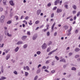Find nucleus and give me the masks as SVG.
Wrapping results in <instances>:
<instances>
[{"instance_id": "1", "label": "nucleus", "mask_w": 80, "mask_h": 80, "mask_svg": "<svg viewBox=\"0 0 80 80\" xmlns=\"http://www.w3.org/2000/svg\"><path fill=\"white\" fill-rule=\"evenodd\" d=\"M42 49L44 50V49H45V48H46L47 47V45L46 44L44 43L42 45Z\"/></svg>"}, {"instance_id": "2", "label": "nucleus", "mask_w": 80, "mask_h": 80, "mask_svg": "<svg viewBox=\"0 0 80 80\" xmlns=\"http://www.w3.org/2000/svg\"><path fill=\"white\" fill-rule=\"evenodd\" d=\"M38 37V36L37 35V34H35L32 37V40H36Z\"/></svg>"}, {"instance_id": "3", "label": "nucleus", "mask_w": 80, "mask_h": 80, "mask_svg": "<svg viewBox=\"0 0 80 80\" xmlns=\"http://www.w3.org/2000/svg\"><path fill=\"white\" fill-rule=\"evenodd\" d=\"M4 19H5V16L3 15L2 16L0 19L1 22H4Z\"/></svg>"}, {"instance_id": "4", "label": "nucleus", "mask_w": 80, "mask_h": 80, "mask_svg": "<svg viewBox=\"0 0 80 80\" xmlns=\"http://www.w3.org/2000/svg\"><path fill=\"white\" fill-rule=\"evenodd\" d=\"M58 49V48H57L56 50H54L51 52H50L48 54V55H51V54H52V53H54V52H56V51H57V49Z\"/></svg>"}, {"instance_id": "5", "label": "nucleus", "mask_w": 80, "mask_h": 80, "mask_svg": "<svg viewBox=\"0 0 80 80\" xmlns=\"http://www.w3.org/2000/svg\"><path fill=\"white\" fill-rule=\"evenodd\" d=\"M27 37V36H23L21 38V39H22V40H25Z\"/></svg>"}, {"instance_id": "6", "label": "nucleus", "mask_w": 80, "mask_h": 80, "mask_svg": "<svg viewBox=\"0 0 80 80\" xmlns=\"http://www.w3.org/2000/svg\"><path fill=\"white\" fill-rule=\"evenodd\" d=\"M10 57V54H7V55L6 57V60H8L9 59Z\"/></svg>"}, {"instance_id": "7", "label": "nucleus", "mask_w": 80, "mask_h": 80, "mask_svg": "<svg viewBox=\"0 0 80 80\" xmlns=\"http://www.w3.org/2000/svg\"><path fill=\"white\" fill-rule=\"evenodd\" d=\"M62 9L58 8L57 9L56 12H57V13H60V12H62Z\"/></svg>"}, {"instance_id": "8", "label": "nucleus", "mask_w": 80, "mask_h": 80, "mask_svg": "<svg viewBox=\"0 0 80 80\" xmlns=\"http://www.w3.org/2000/svg\"><path fill=\"white\" fill-rule=\"evenodd\" d=\"M41 10L40 9L38 10L37 11V15H39L40 13H41Z\"/></svg>"}, {"instance_id": "9", "label": "nucleus", "mask_w": 80, "mask_h": 80, "mask_svg": "<svg viewBox=\"0 0 80 80\" xmlns=\"http://www.w3.org/2000/svg\"><path fill=\"white\" fill-rule=\"evenodd\" d=\"M59 2H60V0H57L55 1L54 2V5H57V3H59Z\"/></svg>"}, {"instance_id": "10", "label": "nucleus", "mask_w": 80, "mask_h": 80, "mask_svg": "<svg viewBox=\"0 0 80 80\" xmlns=\"http://www.w3.org/2000/svg\"><path fill=\"white\" fill-rule=\"evenodd\" d=\"M9 3L10 4V5H11L12 6H14V3H13V1H10L9 2Z\"/></svg>"}, {"instance_id": "11", "label": "nucleus", "mask_w": 80, "mask_h": 80, "mask_svg": "<svg viewBox=\"0 0 80 80\" xmlns=\"http://www.w3.org/2000/svg\"><path fill=\"white\" fill-rule=\"evenodd\" d=\"M23 43V42L21 41H19L17 42V45H20V44H22Z\"/></svg>"}, {"instance_id": "12", "label": "nucleus", "mask_w": 80, "mask_h": 80, "mask_svg": "<svg viewBox=\"0 0 80 80\" xmlns=\"http://www.w3.org/2000/svg\"><path fill=\"white\" fill-rule=\"evenodd\" d=\"M65 29V30H67L68 28V26L67 25H65L63 27Z\"/></svg>"}, {"instance_id": "13", "label": "nucleus", "mask_w": 80, "mask_h": 80, "mask_svg": "<svg viewBox=\"0 0 80 80\" xmlns=\"http://www.w3.org/2000/svg\"><path fill=\"white\" fill-rule=\"evenodd\" d=\"M2 2L4 5H7V4H6L7 3V1L6 0H3Z\"/></svg>"}, {"instance_id": "14", "label": "nucleus", "mask_w": 80, "mask_h": 80, "mask_svg": "<svg viewBox=\"0 0 80 80\" xmlns=\"http://www.w3.org/2000/svg\"><path fill=\"white\" fill-rule=\"evenodd\" d=\"M60 62H66V61H65V59L64 58H63L62 59L60 60L59 61Z\"/></svg>"}, {"instance_id": "15", "label": "nucleus", "mask_w": 80, "mask_h": 80, "mask_svg": "<svg viewBox=\"0 0 80 80\" xmlns=\"http://www.w3.org/2000/svg\"><path fill=\"white\" fill-rule=\"evenodd\" d=\"M27 47H28V44H26L23 45V48H27Z\"/></svg>"}, {"instance_id": "16", "label": "nucleus", "mask_w": 80, "mask_h": 80, "mask_svg": "<svg viewBox=\"0 0 80 80\" xmlns=\"http://www.w3.org/2000/svg\"><path fill=\"white\" fill-rule=\"evenodd\" d=\"M55 22H54L52 26V28H51L52 30H53V28L54 27V26H55Z\"/></svg>"}, {"instance_id": "17", "label": "nucleus", "mask_w": 80, "mask_h": 80, "mask_svg": "<svg viewBox=\"0 0 80 80\" xmlns=\"http://www.w3.org/2000/svg\"><path fill=\"white\" fill-rule=\"evenodd\" d=\"M19 49V48H18V47H17L15 49V51L16 52H18V51Z\"/></svg>"}, {"instance_id": "18", "label": "nucleus", "mask_w": 80, "mask_h": 80, "mask_svg": "<svg viewBox=\"0 0 80 80\" xmlns=\"http://www.w3.org/2000/svg\"><path fill=\"white\" fill-rule=\"evenodd\" d=\"M1 71L2 73H3V66L1 67Z\"/></svg>"}, {"instance_id": "19", "label": "nucleus", "mask_w": 80, "mask_h": 80, "mask_svg": "<svg viewBox=\"0 0 80 80\" xmlns=\"http://www.w3.org/2000/svg\"><path fill=\"white\" fill-rule=\"evenodd\" d=\"M6 78L5 77H2L1 78H0V80H3L6 79Z\"/></svg>"}, {"instance_id": "20", "label": "nucleus", "mask_w": 80, "mask_h": 80, "mask_svg": "<svg viewBox=\"0 0 80 80\" xmlns=\"http://www.w3.org/2000/svg\"><path fill=\"white\" fill-rule=\"evenodd\" d=\"M80 48H76L75 50V51L76 52H78V51H80Z\"/></svg>"}, {"instance_id": "21", "label": "nucleus", "mask_w": 80, "mask_h": 80, "mask_svg": "<svg viewBox=\"0 0 80 80\" xmlns=\"http://www.w3.org/2000/svg\"><path fill=\"white\" fill-rule=\"evenodd\" d=\"M72 7L74 10L77 9V6H76V5H73Z\"/></svg>"}, {"instance_id": "22", "label": "nucleus", "mask_w": 80, "mask_h": 80, "mask_svg": "<svg viewBox=\"0 0 80 80\" xmlns=\"http://www.w3.org/2000/svg\"><path fill=\"white\" fill-rule=\"evenodd\" d=\"M52 42L50 41L49 42H48V45L49 46V45H52Z\"/></svg>"}, {"instance_id": "23", "label": "nucleus", "mask_w": 80, "mask_h": 80, "mask_svg": "<svg viewBox=\"0 0 80 80\" xmlns=\"http://www.w3.org/2000/svg\"><path fill=\"white\" fill-rule=\"evenodd\" d=\"M25 76L27 77L28 75V72H25Z\"/></svg>"}, {"instance_id": "24", "label": "nucleus", "mask_w": 80, "mask_h": 80, "mask_svg": "<svg viewBox=\"0 0 80 80\" xmlns=\"http://www.w3.org/2000/svg\"><path fill=\"white\" fill-rule=\"evenodd\" d=\"M78 57H80V55H79L77 54L75 56V58H78Z\"/></svg>"}, {"instance_id": "25", "label": "nucleus", "mask_w": 80, "mask_h": 80, "mask_svg": "<svg viewBox=\"0 0 80 80\" xmlns=\"http://www.w3.org/2000/svg\"><path fill=\"white\" fill-rule=\"evenodd\" d=\"M40 69H38L37 70V73H40Z\"/></svg>"}, {"instance_id": "26", "label": "nucleus", "mask_w": 80, "mask_h": 80, "mask_svg": "<svg viewBox=\"0 0 80 80\" xmlns=\"http://www.w3.org/2000/svg\"><path fill=\"white\" fill-rule=\"evenodd\" d=\"M7 35L8 37H12V35L10 34L8 32L7 33Z\"/></svg>"}, {"instance_id": "27", "label": "nucleus", "mask_w": 80, "mask_h": 80, "mask_svg": "<svg viewBox=\"0 0 80 80\" xmlns=\"http://www.w3.org/2000/svg\"><path fill=\"white\" fill-rule=\"evenodd\" d=\"M13 73L15 74V75H18V73L17 72V71H14L13 72Z\"/></svg>"}, {"instance_id": "28", "label": "nucleus", "mask_w": 80, "mask_h": 80, "mask_svg": "<svg viewBox=\"0 0 80 80\" xmlns=\"http://www.w3.org/2000/svg\"><path fill=\"white\" fill-rule=\"evenodd\" d=\"M38 78V76L36 75L34 78V80H37Z\"/></svg>"}, {"instance_id": "29", "label": "nucleus", "mask_w": 80, "mask_h": 80, "mask_svg": "<svg viewBox=\"0 0 80 80\" xmlns=\"http://www.w3.org/2000/svg\"><path fill=\"white\" fill-rule=\"evenodd\" d=\"M12 23V21H10V20L8 21L7 22V24H10V23Z\"/></svg>"}, {"instance_id": "30", "label": "nucleus", "mask_w": 80, "mask_h": 80, "mask_svg": "<svg viewBox=\"0 0 80 80\" xmlns=\"http://www.w3.org/2000/svg\"><path fill=\"white\" fill-rule=\"evenodd\" d=\"M72 27H71L70 29L68 31V32L70 33V32H71V31H72Z\"/></svg>"}, {"instance_id": "31", "label": "nucleus", "mask_w": 80, "mask_h": 80, "mask_svg": "<svg viewBox=\"0 0 80 80\" xmlns=\"http://www.w3.org/2000/svg\"><path fill=\"white\" fill-rule=\"evenodd\" d=\"M71 70H76V68H74V67H72L71 68Z\"/></svg>"}, {"instance_id": "32", "label": "nucleus", "mask_w": 80, "mask_h": 80, "mask_svg": "<svg viewBox=\"0 0 80 80\" xmlns=\"http://www.w3.org/2000/svg\"><path fill=\"white\" fill-rule=\"evenodd\" d=\"M13 15V12H11L10 14V17H12Z\"/></svg>"}, {"instance_id": "33", "label": "nucleus", "mask_w": 80, "mask_h": 80, "mask_svg": "<svg viewBox=\"0 0 80 80\" xmlns=\"http://www.w3.org/2000/svg\"><path fill=\"white\" fill-rule=\"evenodd\" d=\"M3 39V36H0V41H2Z\"/></svg>"}, {"instance_id": "34", "label": "nucleus", "mask_w": 80, "mask_h": 80, "mask_svg": "<svg viewBox=\"0 0 80 80\" xmlns=\"http://www.w3.org/2000/svg\"><path fill=\"white\" fill-rule=\"evenodd\" d=\"M37 53L38 54V55H40V53H41V52L40 51H37Z\"/></svg>"}, {"instance_id": "35", "label": "nucleus", "mask_w": 80, "mask_h": 80, "mask_svg": "<svg viewBox=\"0 0 80 80\" xmlns=\"http://www.w3.org/2000/svg\"><path fill=\"white\" fill-rule=\"evenodd\" d=\"M54 17V13H52L51 15V18H53Z\"/></svg>"}, {"instance_id": "36", "label": "nucleus", "mask_w": 80, "mask_h": 80, "mask_svg": "<svg viewBox=\"0 0 80 80\" xmlns=\"http://www.w3.org/2000/svg\"><path fill=\"white\" fill-rule=\"evenodd\" d=\"M55 61H53V62H52V65L53 66L55 65Z\"/></svg>"}, {"instance_id": "37", "label": "nucleus", "mask_w": 80, "mask_h": 80, "mask_svg": "<svg viewBox=\"0 0 80 80\" xmlns=\"http://www.w3.org/2000/svg\"><path fill=\"white\" fill-rule=\"evenodd\" d=\"M78 32V29H76L75 31V33H77Z\"/></svg>"}, {"instance_id": "38", "label": "nucleus", "mask_w": 80, "mask_h": 80, "mask_svg": "<svg viewBox=\"0 0 80 80\" xmlns=\"http://www.w3.org/2000/svg\"><path fill=\"white\" fill-rule=\"evenodd\" d=\"M49 61H50L49 60L45 62V63H46V64H48L49 63H50V62H49Z\"/></svg>"}, {"instance_id": "39", "label": "nucleus", "mask_w": 80, "mask_h": 80, "mask_svg": "<svg viewBox=\"0 0 80 80\" xmlns=\"http://www.w3.org/2000/svg\"><path fill=\"white\" fill-rule=\"evenodd\" d=\"M55 58L56 59V60H59V58H58V57L57 56H55Z\"/></svg>"}, {"instance_id": "40", "label": "nucleus", "mask_w": 80, "mask_h": 80, "mask_svg": "<svg viewBox=\"0 0 80 80\" xmlns=\"http://www.w3.org/2000/svg\"><path fill=\"white\" fill-rule=\"evenodd\" d=\"M80 12H78L77 14V17H78L79 15H80Z\"/></svg>"}, {"instance_id": "41", "label": "nucleus", "mask_w": 80, "mask_h": 80, "mask_svg": "<svg viewBox=\"0 0 80 80\" xmlns=\"http://www.w3.org/2000/svg\"><path fill=\"white\" fill-rule=\"evenodd\" d=\"M27 34L28 35H30V31H28L27 32Z\"/></svg>"}, {"instance_id": "42", "label": "nucleus", "mask_w": 80, "mask_h": 80, "mask_svg": "<svg viewBox=\"0 0 80 80\" xmlns=\"http://www.w3.org/2000/svg\"><path fill=\"white\" fill-rule=\"evenodd\" d=\"M9 51H10V49H8L6 50L5 51V53H8V52H9Z\"/></svg>"}, {"instance_id": "43", "label": "nucleus", "mask_w": 80, "mask_h": 80, "mask_svg": "<svg viewBox=\"0 0 80 80\" xmlns=\"http://www.w3.org/2000/svg\"><path fill=\"white\" fill-rule=\"evenodd\" d=\"M50 48H49L47 49V52H49V51H50Z\"/></svg>"}, {"instance_id": "44", "label": "nucleus", "mask_w": 80, "mask_h": 80, "mask_svg": "<svg viewBox=\"0 0 80 80\" xmlns=\"http://www.w3.org/2000/svg\"><path fill=\"white\" fill-rule=\"evenodd\" d=\"M57 7H55L54 8L52 9L53 10H55L57 9Z\"/></svg>"}, {"instance_id": "45", "label": "nucleus", "mask_w": 80, "mask_h": 80, "mask_svg": "<svg viewBox=\"0 0 80 80\" xmlns=\"http://www.w3.org/2000/svg\"><path fill=\"white\" fill-rule=\"evenodd\" d=\"M38 23H39V21L38 20V21H36L35 23L36 24H38Z\"/></svg>"}, {"instance_id": "46", "label": "nucleus", "mask_w": 80, "mask_h": 80, "mask_svg": "<svg viewBox=\"0 0 80 80\" xmlns=\"http://www.w3.org/2000/svg\"><path fill=\"white\" fill-rule=\"evenodd\" d=\"M26 68L27 69V70H30V69L29 68V67H28V66H27L26 67Z\"/></svg>"}, {"instance_id": "47", "label": "nucleus", "mask_w": 80, "mask_h": 80, "mask_svg": "<svg viewBox=\"0 0 80 80\" xmlns=\"http://www.w3.org/2000/svg\"><path fill=\"white\" fill-rule=\"evenodd\" d=\"M51 3H49L47 5H48V7H50V6H51Z\"/></svg>"}, {"instance_id": "48", "label": "nucleus", "mask_w": 80, "mask_h": 80, "mask_svg": "<svg viewBox=\"0 0 80 80\" xmlns=\"http://www.w3.org/2000/svg\"><path fill=\"white\" fill-rule=\"evenodd\" d=\"M65 7L67 8V9H68V5H66L64 6Z\"/></svg>"}, {"instance_id": "49", "label": "nucleus", "mask_w": 80, "mask_h": 80, "mask_svg": "<svg viewBox=\"0 0 80 80\" xmlns=\"http://www.w3.org/2000/svg\"><path fill=\"white\" fill-rule=\"evenodd\" d=\"M73 55V54L72 52H70L69 54V56H71V55Z\"/></svg>"}, {"instance_id": "50", "label": "nucleus", "mask_w": 80, "mask_h": 80, "mask_svg": "<svg viewBox=\"0 0 80 80\" xmlns=\"http://www.w3.org/2000/svg\"><path fill=\"white\" fill-rule=\"evenodd\" d=\"M44 71L46 72H47V73H49V71L47 69L44 70Z\"/></svg>"}, {"instance_id": "51", "label": "nucleus", "mask_w": 80, "mask_h": 80, "mask_svg": "<svg viewBox=\"0 0 80 80\" xmlns=\"http://www.w3.org/2000/svg\"><path fill=\"white\" fill-rule=\"evenodd\" d=\"M76 11H73L72 12V13L73 14H75L76 13Z\"/></svg>"}, {"instance_id": "52", "label": "nucleus", "mask_w": 80, "mask_h": 80, "mask_svg": "<svg viewBox=\"0 0 80 80\" xmlns=\"http://www.w3.org/2000/svg\"><path fill=\"white\" fill-rule=\"evenodd\" d=\"M3 11V8H0V12H2Z\"/></svg>"}, {"instance_id": "53", "label": "nucleus", "mask_w": 80, "mask_h": 80, "mask_svg": "<svg viewBox=\"0 0 80 80\" xmlns=\"http://www.w3.org/2000/svg\"><path fill=\"white\" fill-rule=\"evenodd\" d=\"M47 36H48L49 35H50V32H47Z\"/></svg>"}, {"instance_id": "54", "label": "nucleus", "mask_w": 80, "mask_h": 80, "mask_svg": "<svg viewBox=\"0 0 80 80\" xmlns=\"http://www.w3.org/2000/svg\"><path fill=\"white\" fill-rule=\"evenodd\" d=\"M46 66H43V67H42V68L43 69H46Z\"/></svg>"}, {"instance_id": "55", "label": "nucleus", "mask_w": 80, "mask_h": 80, "mask_svg": "<svg viewBox=\"0 0 80 80\" xmlns=\"http://www.w3.org/2000/svg\"><path fill=\"white\" fill-rule=\"evenodd\" d=\"M25 20H28V17L27 16L26 18H25Z\"/></svg>"}, {"instance_id": "56", "label": "nucleus", "mask_w": 80, "mask_h": 80, "mask_svg": "<svg viewBox=\"0 0 80 80\" xmlns=\"http://www.w3.org/2000/svg\"><path fill=\"white\" fill-rule=\"evenodd\" d=\"M41 66H42V65H41V64H39L38 66V68H39V67H41Z\"/></svg>"}, {"instance_id": "57", "label": "nucleus", "mask_w": 80, "mask_h": 80, "mask_svg": "<svg viewBox=\"0 0 80 80\" xmlns=\"http://www.w3.org/2000/svg\"><path fill=\"white\" fill-rule=\"evenodd\" d=\"M77 60L78 62H80V58H78Z\"/></svg>"}, {"instance_id": "58", "label": "nucleus", "mask_w": 80, "mask_h": 80, "mask_svg": "<svg viewBox=\"0 0 80 80\" xmlns=\"http://www.w3.org/2000/svg\"><path fill=\"white\" fill-rule=\"evenodd\" d=\"M54 72H55V70H53L51 71V73H54Z\"/></svg>"}, {"instance_id": "59", "label": "nucleus", "mask_w": 80, "mask_h": 80, "mask_svg": "<svg viewBox=\"0 0 80 80\" xmlns=\"http://www.w3.org/2000/svg\"><path fill=\"white\" fill-rule=\"evenodd\" d=\"M65 13H63V15H62V17H64L65 16Z\"/></svg>"}, {"instance_id": "60", "label": "nucleus", "mask_w": 80, "mask_h": 80, "mask_svg": "<svg viewBox=\"0 0 80 80\" xmlns=\"http://www.w3.org/2000/svg\"><path fill=\"white\" fill-rule=\"evenodd\" d=\"M66 67H67V65H64L63 66V67L64 68H66Z\"/></svg>"}, {"instance_id": "61", "label": "nucleus", "mask_w": 80, "mask_h": 80, "mask_svg": "<svg viewBox=\"0 0 80 80\" xmlns=\"http://www.w3.org/2000/svg\"><path fill=\"white\" fill-rule=\"evenodd\" d=\"M39 28V27H37L36 28L35 30H38Z\"/></svg>"}, {"instance_id": "62", "label": "nucleus", "mask_w": 80, "mask_h": 80, "mask_svg": "<svg viewBox=\"0 0 80 80\" xmlns=\"http://www.w3.org/2000/svg\"><path fill=\"white\" fill-rule=\"evenodd\" d=\"M8 13V12H7V11H5V15H7V14Z\"/></svg>"}, {"instance_id": "63", "label": "nucleus", "mask_w": 80, "mask_h": 80, "mask_svg": "<svg viewBox=\"0 0 80 80\" xmlns=\"http://www.w3.org/2000/svg\"><path fill=\"white\" fill-rule=\"evenodd\" d=\"M57 35V32H55L54 34V36H56Z\"/></svg>"}, {"instance_id": "64", "label": "nucleus", "mask_w": 80, "mask_h": 80, "mask_svg": "<svg viewBox=\"0 0 80 80\" xmlns=\"http://www.w3.org/2000/svg\"><path fill=\"white\" fill-rule=\"evenodd\" d=\"M70 18H71V16H69L67 18V19H69Z\"/></svg>"}]
</instances>
